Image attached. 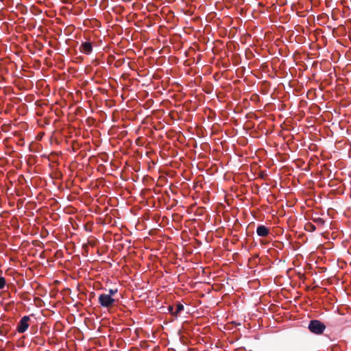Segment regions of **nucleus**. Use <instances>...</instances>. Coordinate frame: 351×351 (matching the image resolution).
<instances>
[{
    "label": "nucleus",
    "mask_w": 351,
    "mask_h": 351,
    "mask_svg": "<svg viewBox=\"0 0 351 351\" xmlns=\"http://www.w3.org/2000/svg\"><path fill=\"white\" fill-rule=\"evenodd\" d=\"M326 328V326L318 319L310 321L308 326V330L315 335H322L324 332Z\"/></svg>",
    "instance_id": "obj_1"
},
{
    "label": "nucleus",
    "mask_w": 351,
    "mask_h": 351,
    "mask_svg": "<svg viewBox=\"0 0 351 351\" xmlns=\"http://www.w3.org/2000/svg\"><path fill=\"white\" fill-rule=\"evenodd\" d=\"M98 301L100 305L104 308L112 307L116 302L115 299L112 298L110 295L105 293L99 295Z\"/></svg>",
    "instance_id": "obj_2"
},
{
    "label": "nucleus",
    "mask_w": 351,
    "mask_h": 351,
    "mask_svg": "<svg viewBox=\"0 0 351 351\" xmlns=\"http://www.w3.org/2000/svg\"><path fill=\"white\" fill-rule=\"evenodd\" d=\"M29 316H23L17 324L16 330L19 333L25 332L29 326Z\"/></svg>",
    "instance_id": "obj_3"
},
{
    "label": "nucleus",
    "mask_w": 351,
    "mask_h": 351,
    "mask_svg": "<svg viewBox=\"0 0 351 351\" xmlns=\"http://www.w3.org/2000/svg\"><path fill=\"white\" fill-rule=\"evenodd\" d=\"M269 233V228L264 225H259L256 228V234L259 237H267Z\"/></svg>",
    "instance_id": "obj_4"
},
{
    "label": "nucleus",
    "mask_w": 351,
    "mask_h": 351,
    "mask_svg": "<svg viewBox=\"0 0 351 351\" xmlns=\"http://www.w3.org/2000/svg\"><path fill=\"white\" fill-rule=\"evenodd\" d=\"M93 51L92 44L90 42L83 43L80 46V51L86 53L90 54Z\"/></svg>",
    "instance_id": "obj_5"
},
{
    "label": "nucleus",
    "mask_w": 351,
    "mask_h": 351,
    "mask_svg": "<svg viewBox=\"0 0 351 351\" xmlns=\"http://www.w3.org/2000/svg\"><path fill=\"white\" fill-rule=\"evenodd\" d=\"M183 310H184V306L180 303L177 304L176 309L175 312L173 313V315L178 316V315Z\"/></svg>",
    "instance_id": "obj_6"
},
{
    "label": "nucleus",
    "mask_w": 351,
    "mask_h": 351,
    "mask_svg": "<svg viewBox=\"0 0 351 351\" xmlns=\"http://www.w3.org/2000/svg\"><path fill=\"white\" fill-rule=\"evenodd\" d=\"M315 226L311 223H308L305 225V230L307 231L313 232L315 230Z\"/></svg>",
    "instance_id": "obj_7"
},
{
    "label": "nucleus",
    "mask_w": 351,
    "mask_h": 351,
    "mask_svg": "<svg viewBox=\"0 0 351 351\" xmlns=\"http://www.w3.org/2000/svg\"><path fill=\"white\" fill-rule=\"evenodd\" d=\"M313 221L317 223V224L319 225H324V223H325V221L322 219V218H320V217H318V218H316V219H314Z\"/></svg>",
    "instance_id": "obj_8"
},
{
    "label": "nucleus",
    "mask_w": 351,
    "mask_h": 351,
    "mask_svg": "<svg viewBox=\"0 0 351 351\" xmlns=\"http://www.w3.org/2000/svg\"><path fill=\"white\" fill-rule=\"evenodd\" d=\"M5 286V278L0 276V289H2Z\"/></svg>",
    "instance_id": "obj_9"
},
{
    "label": "nucleus",
    "mask_w": 351,
    "mask_h": 351,
    "mask_svg": "<svg viewBox=\"0 0 351 351\" xmlns=\"http://www.w3.org/2000/svg\"><path fill=\"white\" fill-rule=\"evenodd\" d=\"M117 293V289H110L109 290V294L112 298L113 295H114Z\"/></svg>",
    "instance_id": "obj_10"
},
{
    "label": "nucleus",
    "mask_w": 351,
    "mask_h": 351,
    "mask_svg": "<svg viewBox=\"0 0 351 351\" xmlns=\"http://www.w3.org/2000/svg\"><path fill=\"white\" fill-rule=\"evenodd\" d=\"M168 311H169V312H170L173 315V313L174 312L173 311V307L172 306H168Z\"/></svg>",
    "instance_id": "obj_11"
},
{
    "label": "nucleus",
    "mask_w": 351,
    "mask_h": 351,
    "mask_svg": "<svg viewBox=\"0 0 351 351\" xmlns=\"http://www.w3.org/2000/svg\"><path fill=\"white\" fill-rule=\"evenodd\" d=\"M74 0H62L65 3H71Z\"/></svg>",
    "instance_id": "obj_12"
}]
</instances>
